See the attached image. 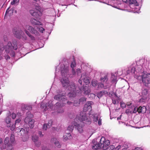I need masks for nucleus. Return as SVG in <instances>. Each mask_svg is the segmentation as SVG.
<instances>
[{
	"mask_svg": "<svg viewBox=\"0 0 150 150\" xmlns=\"http://www.w3.org/2000/svg\"><path fill=\"white\" fill-rule=\"evenodd\" d=\"M48 104V106L50 108H52V103H49Z\"/></svg>",
	"mask_w": 150,
	"mask_h": 150,
	"instance_id": "680f3d73",
	"label": "nucleus"
},
{
	"mask_svg": "<svg viewBox=\"0 0 150 150\" xmlns=\"http://www.w3.org/2000/svg\"><path fill=\"white\" fill-rule=\"evenodd\" d=\"M142 67L141 65H139L137 66L136 68V71H138L139 72H142Z\"/></svg>",
	"mask_w": 150,
	"mask_h": 150,
	"instance_id": "473e14b6",
	"label": "nucleus"
},
{
	"mask_svg": "<svg viewBox=\"0 0 150 150\" xmlns=\"http://www.w3.org/2000/svg\"><path fill=\"white\" fill-rule=\"evenodd\" d=\"M120 106L122 108H123L125 107H126V105L125 103H122V102H121L120 103Z\"/></svg>",
	"mask_w": 150,
	"mask_h": 150,
	"instance_id": "603ef678",
	"label": "nucleus"
},
{
	"mask_svg": "<svg viewBox=\"0 0 150 150\" xmlns=\"http://www.w3.org/2000/svg\"><path fill=\"white\" fill-rule=\"evenodd\" d=\"M78 88L79 90H77V91H75V92L70 91L68 94V96L72 98L75 97L76 95H77V94L81 93V90H82V88L78 87Z\"/></svg>",
	"mask_w": 150,
	"mask_h": 150,
	"instance_id": "4468645a",
	"label": "nucleus"
},
{
	"mask_svg": "<svg viewBox=\"0 0 150 150\" xmlns=\"http://www.w3.org/2000/svg\"><path fill=\"white\" fill-rule=\"evenodd\" d=\"M103 95V94L102 91H100L97 94V96L99 98H101Z\"/></svg>",
	"mask_w": 150,
	"mask_h": 150,
	"instance_id": "de8ad7c7",
	"label": "nucleus"
},
{
	"mask_svg": "<svg viewBox=\"0 0 150 150\" xmlns=\"http://www.w3.org/2000/svg\"><path fill=\"white\" fill-rule=\"evenodd\" d=\"M112 103L114 104H115L116 103V100L115 99H114V98L112 99Z\"/></svg>",
	"mask_w": 150,
	"mask_h": 150,
	"instance_id": "69168bd1",
	"label": "nucleus"
},
{
	"mask_svg": "<svg viewBox=\"0 0 150 150\" xmlns=\"http://www.w3.org/2000/svg\"><path fill=\"white\" fill-rule=\"evenodd\" d=\"M91 123L90 118H88L85 112H81L79 116L75 119V123H73L74 129L80 133H82L84 130V124L89 125Z\"/></svg>",
	"mask_w": 150,
	"mask_h": 150,
	"instance_id": "f257e3e1",
	"label": "nucleus"
},
{
	"mask_svg": "<svg viewBox=\"0 0 150 150\" xmlns=\"http://www.w3.org/2000/svg\"><path fill=\"white\" fill-rule=\"evenodd\" d=\"M122 1L126 3L130 4H133L135 3L136 1L135 0H122Z\"/></svg>",
	"mask_w": 150,
	"mask_h": 150,
	"instance_id": "bb28decb",
	"label": "nucleus"
},
{
	"mask_svg": "<svg viewBox=\"0 0 150 150\" xmlns=\"http://www.w3.org/2000/svg\"><path fill=\"white\" fill-rule=\"evenodd\" d=\"M64 112V110L62 108L60 109L59 110H57V113H62Z\"/></svg>",
	"mask_w": 150,
	"mask_h": 150,
	"instance_id": "5fc2aeb1",
	"label": "nucleus"
},
{
	"mask_svg": "<svg viewBox=\"0 0 150 150\" xmlns=\"http://www.w3.org/2000/svg\"><path fill=\"white\" fill-rule=\"evenodd\" d=\"M137 112H138V108L137 107H135L134 108V110L133 111H130V113H135Z\"/></svg>",
	"mask_w": 150,
	"mask_h": 150,
	"instance_id": "79ce46f5",
	"label": "nucleus"
},
{
	"mask_svg": "<svg viewBox=\"0 0 150 150\" xmlns=\"http://www.w3.org/2000/svg\"><path fill=\"white\" fill-rule=\"evenodd\" d=\"M38 137L37 136L33 135L32 137V139L35 143L38 140Z\"/></svg>",
	"mask_w": 150,
	"mask_h": 150,
	"instance_id": "2f4dec72",
	"label": "nucleus"
},
{
	"mask_svg": "<svg viewBox=\"0 0 150 150\" xmlns=\"http://www.w3.org/2000/svg\"><path fill=\"white\" fill-rule=\"evenodd\" d=\"M43 150H50L48 148L46 147H43L42 148Z\"/></svg>",
	"mask_w": 150,
	"mask_h": 150,
	"instance_id": "0e129e2a",
	"label": "nucleus"
},
{
	"mask_svg": "<svg viewBox=\"0 0 150 150\" xmlns=\"http://www.w3.org/2000/svg\"><path fill=\"white\" fill-rule=\"evenodd\" d=\"M28 36L30 38V39H31V40H35V37L33 36L32 35H31V34L30 35Z\"/></svg>",
	"mask_w": 150,
	"mask_h": 150,
	"instance_id": "864d4df0",
	"label": "nucleus"
},
{
	"mask_svg": "<svg viewBox=\"0 0 150 150\" xmlns=\"http://www.w3.org/2000/svg\"><path fill=\"white\" fill-rule=\"evenodd\" d=\"M66 102H67L66 104H67L68 105H71L73 104V103L72 102L69 101H67V99L66 100Z\"/></svg>",
	"mask_w": 150,
	"mask_h": 150,
	"instance_id": "bf43d9fd",
	"label": "nucleus"
},
{
	"mask_svg": "<svg viewBox=\"0 0 150 150\" xmlns=\"http://www.w3.org/2000/svg\"><path fill=\"white\" fill-rule=\"evenodd\" d=\"M92 85L94 87L96 86L98 84V81H97L92 80L91 82Z\"/></svg>",
	"mask_w": 150,
	"mask_h": 150,
	"instance_id": "e433bc0d",
	"label": "nucleus"
},
{
	"mask_svg": "<svg viewBox=\"0 0 150 150\" xmlns=\"http://www.w3.org/2000/svg\"><path fill=\"white\" fill-rule=\"evenodd\" d=\"M79 84H78V87H81L82 90L81 91L83 90L84 91V94L85 95H88L91 92L90 89L88 88L87 86L84 87L83 85H82V82L81 80H78Z\"/></svg>",
	"mask_w": 150,
	"mask_h": 150,
	"instance_id": "0eeeda50",
	"label": "nucleus"
},
{
	"mask_svg": "<svg viewBox=\"0 0 150 150\" xmlns=\"http://www.w3.org/2000/svg\"><path fill=\"white\" fill-rule=\"evenodd\" d=\"M10 141L11 143H13L15 140L14 135L13 134H11L10 138Z\"/></svg>",
	"mask_w": 150,
	"mask_h": 150,
	"instance_id": "a19ab883",
	"label": "nucleus"
},
{
	"mask_svg": "<svg viewBox=\"0 0 150 150\" xmlns=\"http://www.w3.org/2000/svg\"><path fill=\"white\" fill-rule=\"evenodd\" d=\"M9 8H8L7 10H6L5 13V16L6 15V14L7 15V14H8L9 12H11L12 13H13V11L12 10L11 11V10H10L8 11Z\"/></svg>",
	"mask_w": 150,
	"mask_h": 150,
	"instance_id": "6e6d98bb",
	"label": "nucleus"
},
{
	"mask_svg": "<svg viewBox=\"0 0 150 150\" xmlns=\"http://www.w3.org/2000/svg\"><path fill=\"white\" fill-rule=\"evenodd\" d=\"M13 33L16 38L19 39L21 38L22 33V31L21 29L15 28L13 29Z\"/></svg>",
	"mask_w": 150,
	"mask_h": 150,
	"instance_id": "6e6552de",
	"label": "nucleus"
},
{
	"mask_svg": "<svg viewBox=\"0 0 150 150\" xmlns=\"http://www.w3.org/2000/svg\"><path fill=\"white\" fill-rule=\"evenodd\" d=\"M52 121L50 120L47 123L44 124L43 129L46 130L47 128H50L52 125Z\"/></svg>",
	"mask_w": 150,
	"mask_h": 150,
	"instance_id": "f3484780",
	"label": "nucleus"
},
{
	"mask_svg": "<svg viewBox=\"0 0 150 150\" xmlns=\"http://www.w3.org/2000/svg\"><path fill=\"white\" fill-rule=\"evenodd\" d=\"M31 23L33 25H42V24L41 22L38 21L33 18H32L30 20Z\"/></svg>",
	"mask_w": 150,
	"mask_h": 150,
	"instance_id": "2eb2a0df",
	"label": "nucleus"
},
{
	"mask_svg": "<svg viewBox=\"0 0 150 150\" xmlns=\"http://www.w3.org/2000/svg\"><path fill=\"white\" fill-rule=\"evenodd\" d=\"M146 107L143 106L142 107L140 106L138 108V113H144L146 112Z\"/></svg>",
	"mask_w": 150,
	"mask_h": 150,
	"instance_id": "aec40b11",
	"label": "nucleus"
},
{
	"mask_svg": "<svg viewBox=\"0 0 150 150\" xmlns=\"http://www.w3.org/2000/svg\"><path fill=\"white\" fill-rule=\"evenodd\" d=\"M76 73L78 75H79V74L81 73V70L80 69L78 68L76 70Z\"/></svg>",
	"mask_w": 150,
	"mask_h": 150,
	"instance_id": "13d9d810",
	"label": "nucleus"
},
{
	"mask_svg": "<svg viewBox=\"0 0 150 150\" xmlns=\"http://www.w3.org/2000/svg\"><path fill=\"white\" fill-rule=\"evenodd\" d=\"M41 108L42 109H44V110L46 111L48 109V104L47 103H41Z\"/></svg>",
	"mask_w": 150,
	"mask_h": 150,
	"instance_id": "393cba45",
	"label": "nucleus"
},
{
	"mask_svg": "<svg viewBox=\"0 0 150 150\" xmlns=\"http://www.w3.org/2000/svg\"><path fill=\"white\" fill-rule=\"evenodd\" d=\"M73 123H75V119L72 122L71 125H69L67 127V130L70 132H72L74 129V126L73 125Z\"/></svg>",
	"mask_w": 150,
	"mask_h": 150,
	"instance_id": "4be33fe9",
	"label": "nucleus"
},
{
	"mask_svg": "<svg viewBox=\"0 0 150 150\" xmlns=\"http://www.w3.org/2000/svg\"><path fill=\"white\" fill-rule=\"evenodd\" d=\"M92 148L93 149H97L100 148L105 149L106 146L110 144V141L108 140H105V137H102L100 139L99 142H96L95 140L92 141Z\"/></svg>",
	"mask_w": 150,
	"mask_h": 150,
	"instance_id": "20e7f679",
	"label": "nucleus"
},
{
	"mask_svg": "<svg viewBox=\"0 0 150 150\" xmlns=\"http://www.w3.org/2000/svg\"><path fill=\"white\" fill-rule=\"evenodd\" d=\"M135 63L133 64L131 66L129 67V68L130 69H131V72L132 73L135 74L136 71V68L135 67H134V65H135Z\"/></svg>",
	"mask_w": 150,
	"mask_h": 150,
	"instance_id": "a878e982",
	"label": "nucleus"
},
{
	"mask_svg": "<svg viewBox=\"0 0 150 150\" xmlns=\"http://www.w3.org/2000/svg\"><path fill=\"white\" fill-rule=\"evenodd\" d=\"M17 49V45L16 42H13L12 44L10 42H8V44L6 45L5 47L4 46L0 48V55L3 53L4 50L5 49L6 53H8L10 50L13 49L16 50Z\"/></svg>",
	"mask_w": 150,
	"mask_h": 150,
	"instance_id": "423d86ee",
	"label": "nucleus"
},
{
	"mask_svg": "<svg viewBox=\"0 0 150 150\" xmlns=\"http://www.w3.org/2000/svg\"><path fill=\"white\" fill-rule=\"evenodd\" d=\"M38 134L39 135L40 137H42L43 136V134H42V132L40 131H39L38 132Z\"/></svg>",
	"mask_w": 150,
	"mask_h": 150,
	"instance_id": "e2e57ef3",
	"label": "nucleus"
},
{
	"mask_svg": "<svg viewBox=\"0 0 150 150\" xmlns=\"http://www.w3.org/2000/svg\"><path fill=\"white\" fill-rule=\"evenodd\" d=\"M11 120V118L9 117H7L5 119V122L7 123V125L9 124V123H10Z\"/></svg>",
	"mask_w": 150,
	"mask_h": 150,
	"instance_id": "4c0bfd02",
	"label": "nucleus"
},
{
	"mask_svg": "<svg viewBox=\"0 0 150 150\" xmlns=\"http://www.w3.org/2000/svg\"><path fill=\"white\" fill-rule=\"evenodd\" d=\"M81 79L80 80H83V82L85 83L86 84H88L90 82V80L88 77H86L85 78H83L82 76H81Z\"/></svg>",
	"mask_w": 150,
	"mask_h": 150,
	"instance_id": "b1692460",
	"label": "nucleus"
},
{
	"mask_svg": "<svg viewBox=\"0 0 150 150\" xmlns=\"http://www.w3.org/2000/svg\"><path fill=\"white\" fill-rule=\"evenodd\" d=\"M112 80L113 82H115L117 81V74L116 73L115 74H111Z\"/></svg>",
	"mask_w": 150,
	"mask_h": 150,
	"instance_id": "c85d7f7f",
	"label": "nucleus"
},
{
	"mask_svg": "<svg viewBox=\"0 0 150 150\" xmlns=\"http://www.w3.org/2000/svg\"><path fill=\"white\" fill-rule=\"evenodd\" d=\"M21 121V120L20 119H18L16 120L15 124L16 125V128L19 127L18 125H20L19 123Z\"/></svg>",
	"mask_w": 150,
	"mask_h": 150,
	"instance_id": "72a5a7b5",
	"label": "nucleus"
},
{
	"mask_svg": "<svg viewBox=\"0 0 150 150\" xmlns=\"http://www.w3.org/2000/svg\"><path fill=\"white\" fill-rule=\"evenodd\" d=\"M68 89L71 92L77 91L79 90L78 86L76 87L74 83H71L68 86Z\"/></svg>",
	"mask_w": 150,
	"mask_h": 150,
	"instance_id": "ddd939ff",
	"label": "nucleus"
},
{
	"mask_svg": "<svg viewBox=\"0 0 150 150\" xmlns=\"http://www.w3.org/2000/svg\"><path fill=\"white\" fill-rule=\"evenodd\" d=\"M134 77L137 79L140 83H142L145 86L150 87V73H148L143 71L141 75L138 76L137 75H135Z\"/></svg>",
	"mask_w": 150,
	"mask_h": 150,
	"instance_id": "7ed1b4c3",
	"label": "nucleus"
},
{
	"mask_svg": "<svg viewBox=\"0 0 150 150\" xmlns=\"http://www.w3.org/2000/svg\"><path fill=\"white\" fill-rule=\"evenodd\" d=\"M102 91L103 93V95H107V96H108L109 97H110V93L108 91L106 90H103Z\"/></svg>",
	"mask_w": 150,
	"mask_h": 150,
	"instance_id": "c9c22d12",
	"label": "nucleus"
},
{
	"mask_svg": "<svg viewBox=\"0 0 150 150\" xmlns=\"http://www.w3.org/2000/svg\"><path fill=\"white\" fill-rule=\"evenodd\" d=\"M4 41L6 42L7 41V38L6 36H4Z\"/></svg>",
	"mask_w": 150,
	"mask_h": 150,
	"instance_id": "774afa93",
	"label": "nucleus"
},
{
	"mask_svg": "<svg viewBox=\"0 0 150 150\" xmlns=\"http://www.w3.org/2000/svg\"><path fill=\"white\" fill-rule=\"evenodd\" d=\"M66 104H63L62 103V102H57L54 105V106L55 108L54 109H58L59 108H60L62 107H63L64 105Z\"/></svg>",
	"mask_w": 150,
	"mask_h": 150,
	"instance_id": "dca6fc26",
	"label": "nucleus"
},
{
	"mask_svg": "<svg viewBox=\"0 0 150 150\" xmlns=\"http://www.w3.org/2000/svg\"><path fill=\"white\" fill-rule=\"evenodd\" d=\"M51 142L53 143H54L58 148H59L61 147V145L59 144V142L56 138H52Z\"/></svg>",
	"mask_w": 150,
	"mask_h": 150,
	"instance_id": "a211bd4d",
	"label": "nucleus"
},
{
	"mask_svg": "<svg viewBox=\"0 0 150 150\" xmlns=\"http://www.w3.org/2000/svg\"><path fill=\"white\" fill-rule=\"evenodd\" d=\"M27 29H25L24 31L25 33L29 36L30 35V33H29V32L27 30Z\"/></svg>",
	"mask_w": 150,
	"mask_h": 150,
	"instance_id": "052dcab7",
	"label": "nucleus"
},
{
	"mask_svg": "<svg viewBox=\"0 0 150 150\" xmlns=\"http://www.w3.org/2000/svg\"><path fill=\"white\" fill-rule=\"evenodd\" d=\"M107 76L106 75L104 77H102L100 78L101 81H107Z\"/></svg>",
	"mask_w": 150,
	"mask_h": 150,
	"instance_id": "c03bdc74",
	"label": "nucleus"
},
{
	"mask_svg": "<svg viewBox=\"0 0 150 150\" xmlns=\"http://www.w3.org/2000/svg\"><path fill=\"white\" fill-rule=\"evenodd\" d=\"M80 103L79 101H78L77 100H75L74 101V103H73L74 106H79V105Z\"/></svg>",
	"mask_w": 150,
	"mask_h": 150,
	"instance_id": "37998d69",
	"label": "nucleus"
},
{
	"mask_svg": "<svg viewBox=\"0 0 150 150\" xmlns=\"http://www.w3.org/2000/svg\"><path fill=\"white\" fill-rule=\"evenodd\" d=\"M4 143L6 144H11V143L10 142V139L8 137H6V138L4 140Z\"/></svg>",
	"mask_w": 150,
	"mask_h": 150,
	"instance_id": "7c9ffc66",
	"label": "nucleus"
},
{
	"mask_svg": "<svg viewBox=\"0 0 150 150\" xmlns=\"http://www.w3.org/2000/svg\"><path fill=\"white\" fill-rule=\"evenodd\" d=\"M56 92V94L54 96V99L57 100L62 102L63 104H66L67 102L66 101L67 100V97L65 96V93L63 91L62 89H57Z\"/></svg>",
	"mask_w": 150,
	"mask_h": 150,
	"instance_id": "39448f33",
	"label": "nucleus"
},
{
	"mask_svg": "<svg viewBox=\"0 0 150 150\" xmlns=\"http://www.w3.org/2000/svg\"><path fill=\"white\" fill-rule=\"evenodd\" d=\"M98 87H101L102 88H103L104 89H108V90L110 89V87L108 86H104V84L103 83H101L100 84H99L98 85Z\"/></svg>",
	"mask_w": 150,
	"mask_h": 150,
	"instance_id": "c756f323",
	"label": "nucleus"
},
{
	"mask_svg": "<svg viewBox=\"0 0 150 150\" xmlns=\"http://www.w3.org/2000/svg\"><path fill=\"white\" fill-rule=\"evenodd\" d=\"M16 115L15 113H13L11 115V117L12 119H14L16 117Z\"/></svg>",
	"mask_w": 150,
	"mask_h": 150,
	"instance_id": "4d7b16f0",
	"label": "nucleus"
},
{
	"mask_svg": "<svg viewBox=\"0 0 150 150\" xmlns=\"http://www.w3.org/2000/svg\"><path fill=\"white\" fill-rule=\"evenodd\" d=\"M71 137V135L70 133H66L65 135L63 136L64 139L65 140H70Z\"/></svg>",
	"mask_w": 150,
	"mask_h": 150,
	"instance_id": "5701e85b",
	"label": "nucleus"
},
{
	"mask_svg": "<svg viewBox=\"0 0 150 150\" xmlns=\"http://www.w3.org/2000/svg\"><path fill=\"white\" fill-rule=\"evenodd\" d=\"M76 65V63L75 62V60L74 59H73V61L72 62L71 65V67L72 68V74L73 75H74L76 73V72L75 71V70L74 69V67Z\"/></svg>",
	"mask_w": 150,
	"mask_h": 150,
	"instance_id": "412c9836",
	"label": "nucleus"
},
{
	"mask_svg": "<svg viewBox=\"0 0 150 150\" xmlns=\"http://www.w3.org/2000/svg\"><path fill=\"white\" fill-rule=\"evenodd\" d=\"M25 109L28 110H31L32 109V107L31 105H28L25 107Z\"/></svg>",
	"mask_w": 150,
	"mask_h": 150,
	"instance_id": "3c124183",
	"label": "nucleus"
},
{
	"mask_svg": "<svg viewBox=\"0 0 150 150\" xmlns=\"http://www.w3.org/2000/svg\"><path fill=\"white\" fill-rule=\"evenodd\" d=\"M142 97L144 98H147L148 96V90L147 89H143L142 92Z\"/></svg>",
	"mask_w": 150,
	"mask_h": 150,
	"instance_id": "6ab92c4d",
	"label": "nucleus"
},
{
	"mask_svg": "<svg viewBox=\"0 0 150 150\" xmlns=\"http://www.w3.org/2000/svg\"><path fill=\"white\" fill-rule=\"evenodd\" d=\"M86 98L84 97H82L79 99V103H83L84 102L86 101Z\"/></svg>",
	"mask_w": 150,
	"mask_h": 150,
	"instance_id": "f704fd0d",
	"label": "nucleus"
},
{
	"mask_svg": "<svg viewBox=\"0 0 150 150\" xmlns=\"http://www.w3.org/2000/svg\"><path fill=\"white\" fill-rule=\"evenodd\" d=\"M19 0H13L12 2L11 3L12 5H14L16 3H18L19 2Z\"/></svg>",
	"mask_w": 150,
	"mask_h": 150,
	"instance_id": "09e8293b",
	"label": "nucleus"
},
{
	"mask_svg": "<svg viewBox=\"0 0 150 150\" xmlns=\"http://www.w3.org/2000/svg\"><path fill=\"white\" fill-rule=\"evenodd\" d=\"M7 150H13V147L11 144H8V145Z\"/></svg>",
	"mask_w": 150,
	"mask_h": 150,
	"instance_id": "a18cd8bd",
	"label": "nucleus"
},
{
	"mask_svg": "<svg viewBox=\"0 0 150 150\" xmlns=\"http://www.w3.org/2000/svg\"><path fill=\"white\" fill-rule=\"evenodd\" d=\"M24 121L26 124H28V125L31 128H33L34 127V120L30 118L28 116H27L25 117Z\"/></svg>",
	"mask_w": 150,
	"mask_h": 150,
	"instance_id": "9d476101",
	"label": "nucleus"
},
{
	"mask_svg": "<svg viewBox=\"0 0 150 150\" xmlns=\"http://www.w3.org/2000/svg\"><path fill=\"white\" fill-rule=\"evenodd\" d=\"M107 146H106V148H105V149H107V150H110V149L111 150H112L114 148L115 146L113 145H111L108 148H107Z\"/></svg>",
	"mask_w": 150,
	"mask_h": 150,
	"instance_id": "49530a36",
	"label": "nucleus"
},
{
	"mask_svg": "<svg viewBox=\"0 0 150 150\" xmlns=\"http://www.w3.org/2000/svg\"><path fill=\"white\" fill-rule=\"evenodd\" d=\"M61 70L62 78L60 79L62 86L65 88H67L69 84V81L67 77L68 73V68L63 64L61 65Z\"/></svg>",
	"mask_w": 150,
	"mask_h": 150,
	"instance_id": "f03ea898",
	"label": "nucleus"
},
{
	"mask_svg": "<svg viewBox=\"0 0 150 150\" xmlns=\"http://www.w3.org/2000/svg\"><path fill=\"white\" fill-rule=\"evenodd\" d=\"M146 99V98H143L142 97V98L139 100V102L141 103L145 102Z\"/></svg>",
	"mask_w": 150,
	"mask_h": 150,
	"instance_id": "8fccbe9b",
	"label": "nucleus"
},
{
	"mask_svg": "<svg viewBox=\"0 0 150 150\" xmlns=\"http://www.w3.org/2000/svg\"><path fill=\"white\" fill-rule=\"evenodd\" d=\"M36 9H31L29 11V12L30 14L33 16L35 17H38V16H40V11L38 10L37 9V8H39V7L38 6H35Z\"/></svg>",
	"mask_w": 150,
	"mask_h": 150,
	"instance_id": "9b49d317",
	"label": "nucleus"
},
{
	"mask_svg": "<svg viewBox=\"0 0 150 150\" xmlns=\"http://www.w3.org/2000/svg\"><path fill=\"white\" fill-rule=\"evenodd\" d=\"M93 104V103L92 101H88L84 105L83 110L84 112L88 110L91 111L92 109L91 105Z\"/></svg>",
	"mask_w": 150,
	"mask_h": 150,
	"instance_id": "f8f14e48",
	"label": "nucleus"
},
{
	"mask_svg": "<svg viewBox=\"0 0 150 150\" xmlns=\"http://www.w3.org/2000/svg\"><path fill=\"white\" fill-rule=\"evenodd\" d=\"M6 126L8 128L10 127V130L11 131H13L14 130L16 127V126L15 124L11 125V124L7 125Z\"/></svg>",
	"mask_w": 150,
	"mask_h": 150,
	"instance_id": "cd10ccee",
	"label": "nucleus"
},
{
	"mask_svg": "<svg viewBox=\"0 0 150 150\" xmlns=\"http://www.w3.org/2000/svg\"><path fill=\"white\" fill-rule=\"evenodd\" d=\"M110 97H111L112 96H113V95H114L115 93H114L113 91H111V92H110Z\"/></svg>",
	"mask_w": 150,
	"mask_h": 150,
	"instance_id": "338daca9",
	"label": "nucleus"
},
{
	"mask_svg": "<svg viewBox=\"0 0 150 150\" xmlns=\"http://www.w3.org/2000/svg\"><path fill=\"white\" fill-rule=\"evenodd\" d=\"M36 29L42 33H43V31L45 30V29L41 26L36 27Z\"/></svg>",
	"mask_w": 150,
	"mask_h": 150,
	"instance_id": "58836bf2",
	"label": "nucleus"
},
{
	"mask_svg": "<svg viewBox=\"0 0 150 150\" xmlns=\"http://www.w3.org/2000/svg\"><path fill=\"white\" fill-rule=\"evenodd\" d=\"M25 28L29 30L30 32L33 34H34L36 35H38L39 34L38 32L36 30V29H37L36 27L34 28L32 26L27 25L25 26Z\"/></svg>",
	"mask_w": 150,
	"mask_h": 150,
	"instance_id": "1a4fd4ad",
	"label": "nucleus"
},
{
	"mask_svg": "<svg viewBox=\"0 0 150 150\" xmlns=\"http://www.w3.org/2000/svg\"><path fill=\"white\" fill-rule=\"evenodd\" d=\"M99 117L97 115H95L93 117V120L97 122L98 120Z\"/></svg>",
	"mask_w": 150,
	"mask_h": 150,
	"instance_id": "ea45409f",
	"label": "nucleus"
}]
</instances>
